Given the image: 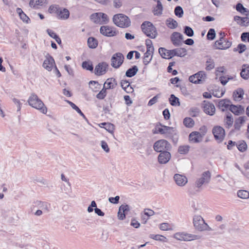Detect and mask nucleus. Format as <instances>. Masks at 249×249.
<instances>
[{"instance_id": "c756f323", "label": "nucleus", "mask_w": 249, "mask_h": 249, "mask_svg": "<svg viewBox=\"0 0 249 249\" xmlns=\"http://www.w3.org/2000/svg\"><path fill=\"white\" fill-rule=\"evenodd\" d=\"M138 71V67L136 66H133L126 71L125 75L127 77H132L136 74Z\"/></svg>"}, {"instance_id": "aec40b11", "label": "nucleus", "mask_w": 249, "mask_h": 249, "mask_svg": "<svg viewBox=\"0 0 249 249\" xmlns=\"http://www.w3.org/2000/svg\"><path fill=\"white\" fill-rule=\"evenodd\" d=\"M174 179L179 186H184L188 182L187 178L185 176L178 174L174 175Z\"/></svg>"}, {"instance_id": "ea45409f", "label": "nucleus", "mask_w": 249, "mask_h": 249, "mask_svg": "<svg viewBox=\"0 0 249 249\" xmlns=\"http://www.w3.org/2000/svg\"><path fill=\"white\" fill-rule=\"evenodd\" d=\"M47 32L51 37L55 40L56 42L58 44H60L61 43V40L60 38L53 31L50 29H47Z\"/></svg>"}, {"instance_id": "bb28decb", "label": "nucleus", "mask_w": 249, "mask_h": 249, "mask_svg": "<svg viewBox=\"0 0 249 249\" xmlns=\"http://www.w3.org/2000/svg\"><path fill=\"white\" fill-rule=\"evenodd\" d=\"M244 95V90L241 88H238L233 93V97L235 101H239L243 98Z\"/></svg>"}, {"instance_id": "a18cd8bd", "label": "nucleus", "mask_w": 249, "mask_h": 249, "mask_svg": "<svg viewBox=\"0 0 249 249\" xmlns=\"http://www.w3.org/2000/svg\"><path fill=\"white\" fill-rule=\"evenodd\" d=\"M82 68L87 70L92 71L93 70V67L92 64L90 62L84 61L82 65Z\"/></svg>"}, {"instance_id": "72a5a7b5", "label": "nucleus", "mask_w": 249, "mask_h": 249, "mask_svg": "<svg viewBox=\"0 0 249 249\" xmlns=\"http://www.w3.org/2000/svg\"><path fill=\"white\" fill-rule=\"evenodd\" d=\"M236 10L238 12L241 13V14H244L247 16L249 15V10L245 8L240 3H238L236 4Z\"/></svg>"}, {"instance_id": "cd10ccee", "label": "nucleus", "mask_w": 249, "mask_h": 249, "mask_svg": "<svg viewBox=\"0 0 249 249\" xmlns=\"http://www.w3.org/2000/svg\"><path fill=\"white\" fill-rule=\"evenodd\" d=\"M17 13L18 14L20 18L24 22L29 23L30 20L29 18L23 12L20 8H17Z\"/></svg>"}, {"instance_id": "f704fd0d", "label": "nucleus", "mask_w": 249, "mask_h": 249, "mask_svg": "<svg viewBox=\"0 0 249 249\" xmlns=\"http://www.w3.org/2000/svg\"><path fill=\"white\" fill-rule=\"evenodd\" d=\"M246 117L245 116H241L239 117L237 119H236L235 121L234 126L235 129L239 130L241 125L242 124H243L245 121Z\"/></svg>"}, {"instance_id": "37998d69", "label": "nucleus", "mask_w": 249, "mask_h": 249, "mask_svg": "<svg viewBox=\"0 0 249 249\" xmlns=\"http://www.w3.org/2000/svg\"><path fill=\"white\" fill-rule=\"evenodd\" d=\"M100 13L92 14L90 16V19L95 23L101 24Z\"/></svg>"}, {"instance_id": "58836bf2", "label": "nucleus", "mask_w": 249, "mask_h": 249, "mask_svg": "<svg viewBox=\"0 0 249 249\" xmlns=\"http://www.w3.org/2000/svg\"><path fill=\"white\" fill-rule=\"evenodd\" d=\"M88 44L90 48L94 49L98 45V41L95 38L89 37L88 39Z\"/></svg>"}, {"instance_id": "338daca9", "label": "nucleus", "mask_w": 249, "mask_h": 249, "mask_svg": "<svg viewBox=\"0 0 249 249\" xmlns=\"http://www.w3.org/2000/svg\"><path fill=\"white\" fill-rule=\"evenodd\" d=\"M249 24V18L244 17L242 18L240 25L242 26H247Z\"/></svg>"}, {"instance_id": "4468645a", "label": "nucleus", "mask_w": 249, "mask_h": 249, "mask_svg": "<svg viewBox=\"0 0 249 249\" xmlns=\"http://www.w3.org/2000/svg\"><path fill=\"white\" fill-rule=\"evenodd\" d=\"M183 40V35L178 32H174L171 36V40L175 46H180Z\"/></svg>"}, {"instance_id": "b1692460", "label": "nucleus", "mask_w": 249, "mask_h": 249, "mask_svg": "<svg viewBox=\"0 0 249 249\" xmlns=\"http://www.w3.org/2000/svg\"><path fill=\"white\" fill-rule=\"evenodd\" d=\"M241 77L245 80L249 78V65L244 64L242 67L240 72Z\"/></svg>"}, {"instance_id": "8fccbe9b", "label": "nucleus", "mask_w": 249, "mask_h": 249, "mask_svg": "<svg viewBox=\"0 0 249 249\" xmlns=\"http://www.w3.org/2000/svg\"><path fill=\"white\" fill-rule=\"evenodd\" d=\"M101 125H105V128L109 133L113 134L114 129V125L110 123H103Z\"/></svg>"}, {"instance_id": "680f3d73", "label": "nucleus", "mask_w": 249, "mask_h": 249, "mask_svg": "<svg viewBox=\"0 0 249 249\" xmlns=\"http://www.w3.org/2000/svg\"><path fill=\"white\" fill-rule=\"evenodd\" d=\"M59 8L58 5H51L49 8V11L50 13H54L57 14Z\"/></svg>"}, {"instance_id": "dca6fc26", "label": "nucleus", "mask_w": 249, "mask_h": 249, "mask_svg": "<svg viewBox=\"0 0 249 249\" xmlns=\"http://www.w3.org/2000/svg\"><path fill=\"white\" fill-rule=\"evenodd\" d=\"M171 155L169 151H162L158 157V160L160 164H166L171 159Z\"/></svg>"}, {"instance_id": "f8f14e48", "label": "nucleus", "mask_w": 249, "mask_h": 249, "mask_svg": "<svg viewBox=\"0 0 249 249\" xmlns=\"http://www.w3.org/2000/svg\"><path fill=\"white\" fill-rule=\"evenodd\" d=\"M100 32L103 35L109 37L115 36L118 33V31L114 30L112 27L108 26H101Z\"/></svg>"}, {"instance_id": "c85d7f7f", "label": "nucleus", "mask_w": 249, "mask_h": 249, "mask_svg": "<svg viewBox=\"0 0 249 249\" xmlns=\"http://www.w3.org/2000/svg\"><path fill=\"white\" fill-rule=\"evenodd\" d=\"M157 2V5L154 10V14L156 16L160 15L162 14L163 7L160 0H154Z\"/></svg>"}, {"instance_id": "603ef678", "label": "nucleus", "mask_w": 249, "mask_h": 249, "mask_svg": "<svg viewBox=\"0 0 249 249\" xmlns=\"http://www.w3.org/2000/svg\"><path fill=\"white\" fill-rule=\"evenodd\" d=\"M215 32L214 29L211 28L208 31L207 35V38L208 40H213L215 37Z\"/></svg>"}, {"instance_id": "bf43d9fd", "label": "nucleus", "mask_w": 249, "mask_h": 249, "mask_svg": "<svg viewBox=\"0 0 249 249\" xmlns=\"http://www.w3.org/2000/svg\"><path fill=\"white\" fill-rule=\"evenodd\" d=\"M107 95V89L104 88L97 94L96 97L99 99H103Z\"/></svg>"}, {"instance_id": "a211bd4d", "label": "nucleus", "mask_w": 249, "mask_h": 249, "mask_svg": "<svg viewBox=\"0 0 249 249\" xmlns=\"http://www.w3.org/2000/svg\"><path fill=\"white\" fill-rule=\"evenodd\" d=\"M202 138L203 135L197 131L191 132L189 136V141L193 143H198L202 141Z\"/></svg>"}, {"instance_id": "9b49d317", "label": "nucleus", "mask_w": 249, "mask_h": 249, "mask_svg": "<svg viewBox=\"0 0 249 249\" xmlns=\"http://www.w3.org/2000/svg\"><path fill=\"white\" fill-rule=\"evenodd\" d=\"M215 46L216 49L219 50H225L229 48L231 45V42L226 40L223 36L215 42Z\"/></svg>"}, {"instance_id": "a19ab883", "label": "nucleus", "mask_w": 249, "mask_h": 249, "mask_svg": "<svg viewBox=\"0 0 249 249\" xmlns=\"http://www.w3.org/2000/svg\"><path fill=\"white\" fill-rule=\"evenodd\" d=\"M183 124L186 127L191 128L194 126L195 122L191 118L186 117L183 120Z\"/></svg>"}, {"instance_id": "e433bc0d", "label": "nucleus", "mask_w": 249, "mask_h": 249, "mask_svg": "<svg viewBox=\"0 0 249 249\" xmlns=\"http://www.w3.org/2000/svg\"><path fill=\"white\" fill-rule=\"evenodd\" d=\"M190 146L188 145H180L178 147V151L180 154L186 155L190 150Z\"/></svg>"}, {"instance_id": "e2e57ef3", "label": "nucleus", "mask_w": 249, "mask_h": 249, "mask_svg": "<svg viewBox=\"0 0 249 249\" xmlns=\"http://www.w3.org/2000/svg\"><path fill=\"white\" fill-rule=\"evenodd\" d=\"M101 146L102 148L103 149H104V150L107 152V153H108L110 151V149L108 146V144H107V143L104 141H102L101 142Z\"/></svg>"}, {"instance_id": "a878e982", "label": "nucleus", "mask_w": 249, "mask_h": 249, "mask_svg": "<svg viewBox=\"0 0 249 249\" xmlns=\"http://www.w3.org/2000/svg\"><path fill=\"white\" fill-rule=\"evenodd\" d=\"M231 102L230 100L228 99H223L220 100L218 102V107L221 109L222 111H224L225 109L230 108L231 106Z\"/></svg>"}, {"instance_id": "7c9ffc66", "label": "nucleus", "mask_w": 249, "mask_h": 249, "mask_svg": "<svg viewBox=\"0 0 249 249\" xmlns=\"http://www.w3.org/2000/svg\"><path fill=\"white\" fill-rule=\"evenodd\" d=\"M214 60L210 57H207L206 61V70L211 71L214 68Z\"/></svg>"}, {"instance_id": "423d86ee", "label": "nucleus", "mask_w": 249, "mask_h": 249, "mask_svg": "<svg viewBox=\"0 0 249 249\" xmlns=\"http://www.w3.org/2000/svg\"><path fill=\"white\" fill-rule=\"evenodd\" d=\"M154 150L157 152L170 151L172 148L171 144L165 140H160L156 141L153 145Z\"/></svg>"}, {"instance_id": "c03bdc74", "label": "nucleus", "mask_w": 249, "mask_h": 249, "mask_svg": "<svg viewBox=\"0 0 249 249\" xmlns=\"http://www.w3.org/2000/svg\"><path fill=\"white\" fill-rule=\"evenodd\" d=\"M236 145L238 149L242 152L245 151L247 148V143L244 141L239 142V143L236 144Z\"/></svg>"}, {"instance_id": "20e7f679", "label": "nucleus", "mask_w": 249, "mask_h": 249, "mask_svg": "<svg viewBox=\"0 0 249 249\" xmlns=\"http://www.w3.org/2000/svg\"><path fill=\"white\" fill-rule=\"evenodd\" d=\"M195 228L198 231H212L213 230L205 222L200 215H195L193 218Z\"/></svg>"}, {"instance_id": "4d7b16f0", "label": "nucleus", "mask_w": 249, "mask_h": 249, "mask_svg": "<svg viewBox=\"0 0 249 249\" xmlns=\"http://www.w3.org/2000/svg\"><path fill=\"white\" fill-rule=\"evenodd\" d=\"M197 73H200L199 76H198V79H200L202 81H199V84H203L207 79V75L205 71H199Z\"/></svg>"}, {"instance_id": "412c9836", "label": "nucleus", "mask_w": 249, "mask_h": 249, "mask_svg": "<svg viewBox=\"0 0 249 249\" xmlns=\"http://www.w3.org/2000/svg\"><path fill=\"white\" fill-rule=\"evenodd\" d=\"M56 15L59 19H67L70 16V12L67 9L62 8L59 7Z\"/></svg>"}, {"instance_id": "ddd939ff", "label": "nucleus", "mask_w": 249, "mask_h": 249, "mask_svg": "<svg viewBox=\"0 0 249 249\" xmlns=\"http://www.w3.org/2000/svg\"><path fill=\"white\" fill-rule=\"evenodd\" d=\"M204 112L210 116H213L215 113V108L214 105L207 101H204L202 104Z\"/></svg>"}, {"instance_id": "774afa93", "label": "nucleus", "mask_w": 249, "mask_h": 249, "mask_svg": "<svg viewBox=\"0 0 249 249\" xmlns=\"http://www.w3.org/2000/svg\"><path fill=\"white\" fill-rule=\"evenodd\" d=\"M120 199V196H116L115 197H110L108 198V201L109 202L113 204H117L119 203Z\"/></svg>"}, {"instance_id": "7ed1b4c3", "label": "nucleus", "mask_w": 249, "mask_h": 249, "mask_svg": "<svg viewBox=\"0 0 249 249\" xmlns=\"http://www.w3.org/2000/svg\"><path fill=\"white\" fill-rule=\"evenodd\" d=\"M113 23L118 27L127 28L130 26L131 21L129 18L123 14L115 15L112 18Z\"/></svg>"}, {"instance_id": "6e6552de", "label": "nucleus", "mask_w": 249, "mask_h": 249, "mask_svg": "<svg viewBox=\"0 0 249 249\" xmlns=\"http://www.w3.org/2000/svg\"><path fill=\"white\" fill-rule=\"evenodd\" d=\"M211 173L209 171L204 172L195 182V186L200 189L203 185L208 184L211 180Z\"/></svg>"}, {"instance_id": "393cba45", "label": "nucleus", "mask_w": 249, "mask_h": 249, "mask_svg": "<svg viewBox=\"0 0 249 249\" xmlns=\"http://www.w3.org/2000/svg\"><path fill=\"white\" fill-rule=\"evenodd\" d=\"M159 125L161 127H164V134L166 136V138H171V136L174 132L176 130L173 127L167 126L165 125H163L161 124L160 123L159 124Z\"/></svg>"}, {"instance_id": "de8ad7c7", "label": "nucleus", "mask_w": 249, "mask_h": 249, "mask_svg": "<svg viewBox=\"0 0 249 249\" xmlns=\"http://www.w3.org/2000/svg\"><path fill=\"white\" fill-rule=\"evenodd\" d=\"M199 74L200 73H196V74L190 76L189 78L190 82L194 84H199V81H201L200 79H198V76H199Z\"/></svg>"}, {"instance_id": "c9c22d12", "label": "nucleus", "mask_w": 249, "mask_h": 249, "mask_svg": "<svg viewBox=\"0 0 249 249\" xmlns=\"http://www.w3.org/2000/svg\"><path fill=\"white\" fill-rule=\"evenodd\" d=\"M169 101L172 106H179L180 102L178 98L174 94H171L169 98Z\"/></svg>"}, {"instance_id": "052dcab7", "label": "nucleus", "mask_w": 249, "mask_h": 249, "mask_svg": "<svg viewBox=\"0 0 249 249\" xmlns=\"http://www.w3.org/2000/svg\"><path fill=\"white\" fill-rule=\"evenodd\" d=\"M199 112V109L197 107H193L190 110V115L193 117H196L198 116Z\"/></svg>"}, {"instance_id": "39448f33", "label": "nucleus", "mask_w": 249, "mask_h": 249, "mask_svg": "<svg viewBox=\"0 0 249 249\" xmlns=\"http://www.w3.org/2000/svg\"><path fill=\"white\" fill-rule=\"evenodd\" d=\"M143 33L151 38H155L158 35L156 28L150 21H144L141 25Z\"/></svg>"}, {"instance_id": "2f4dec72", "label": "nucleus", "mask_w": 249, "mask_h": 249, "mask_svg": "<svg viewBox=\"0 0 249 249\" xmlns=\"http://www.w3.org/2000/svg\"><path fill=\"white\" fill-rule=\"evenodd\" d=\"M153 53V52H148V50H146L143 59V63L145 65H148L151 61Z\"/></svg>"}, {"instance_id": "6ab92c4d", "label": "nucleus", "mask_w": 249, "mask_h": 249, "mask_svg": "<svg viewBox=\"0 0 249 249\" xmlns=\"http://www.w3.org/2000/svg\"><path fill=\"white\" fill-rule=\"evenodd\" d=\"M130 211V207L127 204H123L119 207L118 216L119 219L124 220L125 218L126 213Z\"/></svg>"}, {"instance_id": "5701e85b", "label": "nucleus", "mask_w": 249, "mask_h": 249, "mask_svg": "<svg viewBox=\"0 0 249 249\" xmlns=\"http://www.w3.org/2000/svg\"><path fill=\"white\" fill-rule=\"evenodd\" d=\"M229 109L233 114L238 115L244 111V108L241 105H231Z\"/></svg>"}, {"instance_id": "473e14b6", "label": "nucleus", "mask_w": 249, "mask_h": 249, "mask_svg": "<svg viewBox=\"0 0 249 249\" xmlns=\"http://www.w3.org/2000/svg\"><path fill=\"white\" fill-rule=\"evenodd\" d=\"M46 2V0H31L29 4L31 7L37 8L38 6L42 5Z\"/></svg>"}, {"instance_id": "69168bd1", "label": "nucleus", "mask_w": 249, "mask_h": 249, "mask_svg": "<svg viewBox=\"0 0 249 249\" xmlns=\"http://www.w3.org/2000/svg\"><path fill=\"white\" fill-rule=\"evenodd\" d=\"M241 38L242 41L245 42L247 40L249 42V32H244L241 34Z\"/></svg>"}, {"instance_id": "f03ea898", "label": "nucleus", "mask_w": 249, "mask_h": 249, "mask_svg": "<svg viewBox=\"0 0 249 249\" xmlns=\"http://www.w3.org/2000/svg\"><path fill=\"white\" fill-rule=\"evenodd\" d=\"M28 102L30 106L39 110L41 113L43 114L47 113V108L41 100L35 93L31 94L28 99Z\"/></svg>"}, {"instance_id": "2eb2a0df", "label": "nucleus", "mask_w": 249, "mask_h": 249, "mask_svg": "<svg viewBox=\"0 0 249 249\" xmlns=\"http://www.w3.org/2000/svg\"><path fill=\"white\" fill-rule=\"evenodd\" d=\"M108 64L106 62L99 63L95 68L94 73L97 75L104 74L108 68Z\"/></svg>"}, {"instance_id": "864d4df0", "label": "nucleus", "mask_w": 249, "mask_h": 249, "mask_svg": "<svg viewBox=\"0 0 249 249\" xmlns=\"http://www.w3.org/2000/svg\"><path fill=\"white\" fill-rule=\"evenodd\" d=\"M246 46L244 44H239L236 48L233 49L234 52L238 51L239 53H243L246 50Z\"/></svg>"}, {"instance_id": "0eeeda50", "label": "nucleus", "mask_w": 249, "mask_h": 249, "mask_svg": "<svg viewBox=\"0 0 249 249\" xmlns=\"http://www.w3.org/2000/svg\"><path fill=\"white\" fill-rule=\"evenodd\" d=\"M201 236L185 232H177L174 234V238L178 240L191 241L200 239Z\"/></svg>"}, {"instance_id": "1a4fd4ad", "label": "nucleus", "mask_w": 249, "mask_h": 249, "mask_svg": "<svg viewBox=\"0 0 249 249\" xmlns=\"http://www.w3.org/2000/svg\"><path fill=\"white\" fill-rule=\"evenodd\" d=\"M212 132L218 143L223 142L225 137V132L222 127L219 125L214 126L213 128Z\"/></svg>"}, {"instance_id": "4c0bfd02", "label": "nucleus", "mask_w": 249, "mask_h": 249, "mask_svg": "<svg viewBox=\"0 0 249 249\" xmlns=\"http://www.w3.org/2000/svg\"><path fill=\"white\" fill-rule=\"evenodd\" d=\"M167 26L170 29H175L178 26V22L172 18H169L166 20Z\"/></svg>"}, {"instance_id": "4be33fe9", "label": "nucleus", "mask_w": 249, "mask_h": 249, "mask_svg": "<svg viewBox=\"0 0 249 249\" xmlns=\"http://www.w3.org/2000/svg\"><path fill=\"white\" fill-rule=\"evenodd\" d=\"M117 85L116 80L113 78H108L104 84V87L107 89H113Z\"/></svg>"}, {"instance_id": "79ce46f5", "label": "nucleus", "mask_w": 249, "mask_h": 249, "mask_svg": "<svg viewBox=\"0 0 249 249\" xmlns=\"http://www.w3.org/2000/svg\"><path fill=\"white\" fill-rule=\"evenodd\" d=\"M237 196L242 199H248L249 198V192L246 190H239L237 192Z\"/></svg>"}, {"instance_id": "9d476101", "label": "nucleus", "mask_w": 249, "mask_h": 249, "mask_svg": "<svg viewBox=\"0 0 249 249\" xmlns=\"http://www.w3.org/2000/svg\"><path fill=\"white\" fill-rule=\"evenodd\" d=\"M124 56L121 53H114L111 59V65L115 69L119 68L123 64L124 60Z\"/></svg>"}, {"instance_id": "13d9d810", "label": "nucleus", "mask_w": 249, "mask_h": 249, "mask_svg": "<svg viewBox=\"0 0 249 249\" xmlns=\"http://www.w3.org/2000/svg\"><path fill=\"white\" fill-rule=\"evenodd\" d=\"M145 44L148 52H154V48L152 45V41L150 39H146L145 40Z\"/></svg>"}, {"instance_id": "3c124183", "label": "nucleus", "mask_w": 249, "mask_h": 249, "mask_svg": "<svg viewBox=\"0 0 249 249\" xmlns=\"http://www.w3.org/2000/svg\"><path fill=\"white\" fill-rule=\"evenodd\" d=\"M174 13L175 15L178 17H182L183 15V10L182 8L180 6H176L175 8Z\"/></svg>"}, {"instance_id": "f3484780", "label": "nucleus", "mask_w": 249, "mask_h": 249, "mask_svg": "<svg viewBox=\"0 0 249 249\" xmlns=\"http://www.w3.org/2000/svg\"><path fill=\"white\" fill-rule=\"evenodd\" d=\"M55 65L54 60L52 56L50 55L46 56L43 63V67L48 71H52L53 66Z\"/></svg>"}, {"instance_id": "09e8293b", "label": "nucleus", "mask_w": 249, "mask_h": 249, "mask_svg": "<svg viewBox=\"0 0 249 249\" xmlns=\"http://www.w3.org/2000/svg\"><path fill=\"white\" fill-rule=\"evenodd\" d=\"M225 124L227 125V127L229 128L231 127L233 124V119L232 118V115L231 114L229 113L226 116V117L225 119Z\"/></svg>"}, {"instance_id": "f257e3e1", "label": "nucleus", "mask_w": 249, "mask_h": 249, "mask_svg": "<svg viewBox=\"0 0 249 249\" xmlns=\"http://www.w3.org/2000/svg\"><path fill=\"white\" fill-rule=\"evenodd\" d=\"M159 53L163 58L170 59L175 56L180 57H184L187 54V50L184 48H178L169 50L160 47L159 49Z\"/></svg>"}, {"instance_id": "5fc2aeb1", "label": "nucleus", "mask_w": 249, "mask_h": 249, "mask_svg": "<svg viewBox=\"0 0 249 249\" xmlns=\"http://www.w3.org/2000/svg\"><path fill=\"white\" fill-rule=\"evenodd\" d=\"M99 15L100 16L101 24H105L108 22L109 18L107 14L103 13H100Z\"/></svg>"}, {"instance_id": "49530a36", "label": "nucleus", "mask_w": 249, "mask_h": 249, "mask_svg": "<svg viewBox=\"0 0 249 249\" xmlns=\"http://www.w3.org/2000/svg\"><path fill=\"white\" fill-rule=\"evenodd\" d=\"M183 33L189 37H192L194 35V32L192 28L188 26L184 27Z\"/></svg>"}, {"instance_id": "6e6d98bb", "label": "nucleus", "mask_w": 249, "mask_h": 249, "mask_svg": "<svg viewBox=\"0 0 249 249\" xmlns=\"http://www.w3.org/2000/svg\"><path fill=\"white\" fill-rule=\"evenodd\" d=\"M150 237L157 241L165 242L166 238L162 235L159 234H150Z\"/></svg>"}, {"instance_id": "0e129e2a", "label": "nucleus", "mask_w": 249, "mask_h": 249, "mask_svg": "<svg viewBox=\"0 0 249 249\" xmlns=\"http://www.w3.org/2000/svg\"><path fill=\"white\" fill-rule=\"evenodd\" d=\"M143 214L147 217H150L155 214V212L149 209H145L143 211Z\"/></svg>"}]
</instances>
